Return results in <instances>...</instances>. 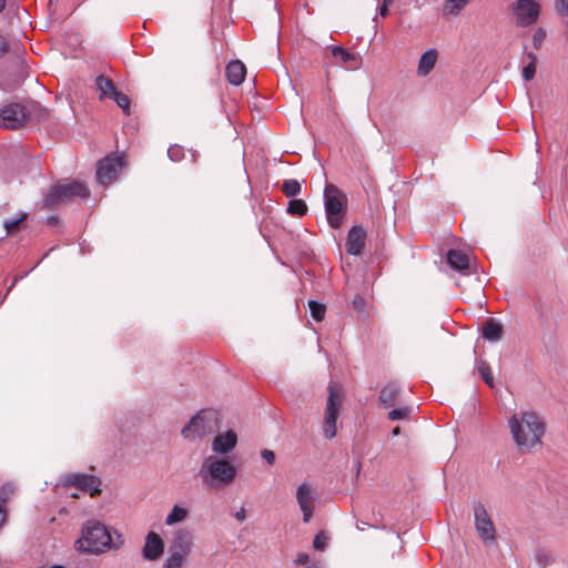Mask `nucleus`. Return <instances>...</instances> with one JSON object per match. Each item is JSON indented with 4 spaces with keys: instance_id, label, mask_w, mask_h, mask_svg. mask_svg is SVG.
<instances>
[{
    "instance_id": "1",
    "label": "nucleus",
    "mask_w": 568,
    "mask_h": 568,
    "mask_svg": "<svg viewBox=\"0 0 568 568\" xmlns=\"http://www.w3.org/2000/svg\"><path fill=\"white\" fill-rule=\"evenodd\" d=\"M81 532V537L75 541L78 551L98 555L123 545L121 535L113 539L106 526L97 520H88Z\"/></svg>"
},
{
    "instance_id": "2",
    "label": "nucleus",
    "mask_w": 568,
    "mask_h": 568,
    "mask_svg": "<svg viewBox=\"0 0 568 568\" xmlns=\"http://www.w3.org/2000/svg\"><path fill=\"white\" fill-rule=\"evenodd\" d=\"M508 426L514 440L521 449H531L540 443L545 425L534 412H523L509 418Z\"/></svg>"
},
{
    "instance_id": "3",
    "label": "nucleus",
    "mask_w": 568,
    "mask_h": 568,
    "mask_svg": "<svg viewBox=\"0 0 568 568\" xmlns=\"http://www.w3.org/2000/svg\"><path fill=\"white\" fill-rule=\"evenodd\" d=\"M236 474L229 460L211 455L204 458L197 475L207 488L220 489L231 485Z\"/></svg>"
},
{
    "instance_id": "4",
    "label": "nucleus",
    "mask_w": 568,
    "mask_h": 568,
    "mask_svg": "<svg viewBox=\"0 0 568 568\" xmlns=\"http://www.w3.org/2000/svg\"><path fill=\"white\" fill-rule=\"evenodd\" d=\"M217 428V413L213 409H202L182 428L181 434L185 439L194 442L214 434Z\"/></svg>"
},
{
    "instance_id": "5",
    "label": "nucleus",
    "mask_w": 568,
    "mask_h": 568,
    "mask_svg": "<svg viewBox=\"0 0 568 568\" xmlns=\"http://www.w3.org/2000/svg\"><path fill=\"white\" fill-rule=\"evenodd\" d=\"M324 206L328 225L339 229L346 215V195L336 185L327 184L324 189Z\"/></svg>"
},
{
    "instance_id": "6",
    "label": "nucleus",
    "mask_w": 568,
    "mask_h": 568,
    "mask_svg": "<svg viewBox=\"0 0 568 568\" xmlns=\"http://www.w3.org/2000/svg\"><path fill=\"white\" fill-rule=\"evenodd\" d=\"M89 190L79 181H68L53 185L44 196V204L48 207H55L74 197H87Z\"/></svg>"
},
{
    "instance_id": "7",
    "label": "nucleus",
    "mask_w": 568,
    "mask_h": 568,
    "mask_svg": "<svg viewBox=\"0 0 568 568\" xmlns=\"http://www.w3.org/2000/svg\"><path fill=\"white\" fill-rule=\"evenodd\" d=\"M341 400L336 390V386L329 385V395L327 398V405L324 414L323 422V434L325 438L332 439L336 436L337 427V415L339 412Z\"/></svg>"
},
{
    "instance_id": "8",
    "label": "nucleus",
    "mask_w": 568,
    "mask_h": 568,
    "mask_svg": "<svg viewBox=\"0 0 568 568\" xmlns=\"http://www.w3.org/2000/svg\"><path fill=\"white\" fill-rule=\"evenodd\" d=\"M510 10L519 27L534 24L540 14V6L535 0H517L510 6Z\"/></svg>"
},
{
    "instance_id": "9",
    "label": "nucleus",
    "mask_w": 568,
    "mask_h": 568,
    "mask_svg": "<svg viewBox=\"0 0 568 568\" xmlns=\"http://www.w3.org/2000/svg\"><path fill=\"white\" fill-rule=\"evenodd\" d=\"M475 527L479 538L486 544H493L496 540V528L481 503L474 504Z\"/></svg>"
},
{
    "instance_id": "10",
    "label": "nucleus",
    "mask_w": 568,
    "mask_h": 568,
    "mask_svg": "<svg viewBox=\"0 0 568 568\" xmlns=\"http://www.w3.org/2000/svg\"><path fill=\"white\" fill-rule=\"evenodd\" d=\"M123 158L120 155H108L97 164V181L102 185H108L116 180L118 174L123 169Z\"/></svg>"
},
{
    "instance_id": "11",
    "label": "nucleus",
    "mask_w": 568,
    "mask_h": 568,
    "mask_svg": "<svg viewBox=\"0 0 568 568\" xmlns=\"http://www.w3.org/2000/svg\"><path fill=\"white\" fill-rule=\"evenodd\" d=\"M29 118L26 106L20 103H10L0 110V126L16 130L23 126Z\"/></svg>"
},
{
    "instance_id": "12",
    "label": "nucleus",
    "mask_w": 568,
    "mask_h": 568,
    "mask_svg": "<svg viewBox=\"0 0 568 568\" xmlns=\"http://www.w3.org/2000/svg\"><path fill=\"white\" fill-rule=\"evenodd\" d=\"M193 535L190 530L180 528L174 531L170 542L169 555L181 557L186 560V557L193 549Z\"/></svg>"
},
{
    "instance_id": "13",
    "label": "nucleus",
    "mask_w": 568,
    "mask_h": 568,
    "mask_svg": "<svg viewBox=\"0 0 568 568\" xmlns=\"http://www.w3.org/2000/svg\"><path fill=\"white\" fill-rule=\"evenodd\" d=\"M296 500L303 513V521L308 523L314 513V494L310 484L303 483L297 487Z\"/></svg>"
},
{
    "instance_id": "14",
    "label": "nucleus",
    "mask_w": 568,
    "mask_h": 568,
    "mask_svg": "<svg viewBox=\"0 0 568 568\" xmlns=\"http://www.w3.org/2000/svg\"><path fill=\"white\" fill-rule=\"evenodd\" d=\"M67 484L81 490L90 491L91 496L100 493V479L93 475L73 474L67 478Z\"/></svg>"
},
{
    "instance_id": "15",
    "label": "nucleus",
    "mask_w": 568,
    "mask_h": 568,
    "mask_svg": "<svg viewBox=\"0 0 568 568\" xmlns=\"http://www.w3.org/2000/svg\"><path fill=\"white\" fill-rule=\"evenodd\" d=\"M164 552V541L154 531H150L145 537V542L142 549V556L146 560H156Z\"/></svg>"
},
{
    "instance_id": "16",
    "label": "nucleus",
    "mask_w": 568,
    "mask_h": 568,
    "mask_svg": "<svg viewBox=\"0 0 568 568\" xmlns=\"http://www.w3.org/2000/svg\"><path fill=\"white\" fill-rule=\"evenodd\" d=\"M366 231L361 225H354L347 234L346 251L352 255H359L365 246Z\"/></svg>"
},
{
    "instance_id": "17",
    "label": "nucleus",
    "mask_w": 568,
    "mask_h": 568,
    "mask_svg": "<svg viewBox=\"0 0 568 568\" xmlns=\"http://www.w3.org/2000/svg\"><path fill=\"white\" fill-rule=\"evenodd\" d=\"M237 444V435L234 430L216 435L212 440V450L219 455H226L232 452Z\"/></svg>"
},
{
    "instance_id": "18",
    "label": "nucleus",
    "mask_w": 568,
    "mask_h": 568,
    "mask_svg": "<svg viewBox=\"0 0 568 568\" xmlns=\"http://www.w3.org/2000/svg\"><path fill=\"white\" fill-rule=\"evenodd\" d=\"M225 74H226V79L227 81L233 84V85H240L244 79H245V74H246V68L245 65L239 61V60H235V61H231L227 65H226V69H225Z\"/></svg>"
},
{
    "instance_id": "19",
    "label": "nucleus",
    "mask_w": 568,
    "mask_h": 568,
    "mask_svg": "<svg viewBox=\"0 0 568 568\" xmlns=\"http://www.w3.org/2000/svg\"><path fill=\"white\" fill-rule=\"evenodd\" d=\"M332 55L345 68L356 69L359 64L358 58L342 47H334Z\"/></svg>"
},
{
    "instance_id": "20",
    "label": "nucleus",
    "mask_w": 568,
    "mask_h": 568,
    "mask_svg": "<svg viewBox=\"0 0 568 568\" xmlns=\"http://www.w3.org/2000/svg\"><path fill=\"white\" fill-rule=\"evenodd\" d=\"M438 53L436 49L425 51L418 62L417 73L420 77H426L435 67Z\"/></svg>"
},
{
    "instance_id": "21",
    "label": "nucleus",
    "mask_w": 568,
    "mask_h": 568,
    "mask_svg": "<svg viewBox=\"0 0 568 568\" xmlns=\"http://www.w3.org/2000/svg\"><path fill=\"white\" fill-rule=\"evenodd\" d=\"M447 263L454 270L464 271L469 267V257L463 251L449 250L447 253Z\"/></svg>"
},
{
    "instance_id": "22",
    "label": "nucleus",
    "mask_w": 568,
    "mask_h": 568,
    "mask_svg": "<svg viewBox=\"0 0 568 568\" xmlns=\"http://www.w3.org/2000/svg\"><path fill=\"white\" fill-rule=\"evenodd\" d=\"M399 387L395 383H389L384 386L379 394V402L385 407L394 406L397 403Z\"/></svg>"
},
{
    "instance_id": "23",
    "label": "nucleus",
    "mask_w": 568,
    "mask_h": 568,
    "mask_svg": "<svg viewBox=\"0 0 568 568\" xmlns=\"http://www.w3.org/2000/svg\"><path fill=\"white\" fill-rule=\"evenodd\" d=\"M481 335L489 342H498L503 337V327L494 320H489L484 324Z\"/></svg>"
},
{
    "instance_id": "24",
    "label": "nucleus",
    "mask_w": 568,
    "mask_h": 568,
    "mask_svg": "<svg viewBox=\"0 0 568 568\" xmlns=\"http://www.w3.org/2000/svg\"><path fill=\"white\" fill-rule=\"evenodd\" d=\"M95 85L100 92V99L112 98L118 91L112 80L104 75H99L95 79Z\"/></svg>"
},
{
    "instance_id": "25",
    "label": "nucleus",
    "mask_w": 568,
    "mask_h": 568,
    "mask_svg": "<svg viewBox=\"0 0 568 568\" xmlns=\"http://www.w3.org/2000/svg\"><path fill=\"white\" fill-rule=\"evenodd\" d=\"M187 517V509L179 505H174L165 518V524L172 526L183 521Z\"/></svg>"
},
{
    "instance_id": "26",
    "label": "nucleus",
    "mask_w": 568,
    "mask_h": 568,
    "mask_svg": "<svg viewBox=\"0 0 568 568\" xmlns=\"http://www.w3.org/2000/svg\"><path fill=\"white\" fill-rule=\"evenodd\" d=\"M470 0H446L444 4V12L452 16H457Z\"/></svg>"
},
{
    "instance_id": "27",
    "label": "nucleus",
    "mask_w": 568,
    "mask_h": 568,
    "mask_svg": "<svg viewBox=\"0 0 568 568\" xmlns=\"http://www.w3.org/2000/svg\"><path fill=\"white\" fill-rule=\"evenodd\" d=\"M286 212L291 215L304 216L307 213V205L303 200L294 199L288 202Z\"/></svg>"
},
{
    "instance_id": "28",
    "label": "nucleus",
    "mask_w": 568,
    "mask_h": 568,
    "mask_svg": "<svg viewBox=\"0 0 568 568\" xmlns=\"http://www.w3.org/2000/svg\"><path fill=\"white\" fill-rule=\"evenodd\" d=\"M282 192L287 197L296 196L301 193V184L297 180L294 179L285 180L282 185Z\"/></svg>"
},
{
    "instance_id": "29",
    "label": "nucleus",
    "mask_w": 568,
    "mask_h": 568,
    "mask_svg": "<svg viewBox=\"0 0 568 568\" xmlns=\"http://www.w3.org/2000/svg\"><path fill=\"white\" fill-rule=\"evenodd\" d=\"M529 62L523 68V78L526 81H530L536 73L537 58L534 53H528Z\"/></svg>"
},
{
    "instance_id": "30",
    "label": "nucleus",
    "mask_w": 568,
    "mask_h": 568,
    "mask_svg": "<svg viewBox=\"0 0 568 568\" xmlns=\"http://www.w3.org/2000/svg\"><path fill=\"white\" fill-rule=\"evenodd\" d=\"M308 307L311 311V315L315 321L321 322L324 318L326 312V307L324 304L316 301H310Z\"/></svg>"
},
{
    "instance_id": "31",
    "label": "nucleus",
    "mask_w": 568,
    "mask_h": 568,
    "mask_svg": "<svg viewBox=\"0 0 568 568\" xmlns=\"http://www.w3.org/2000/svg\"><path fill=\"white\" fill-rule=\"evenodd\" d=\"M413 413L412 406H404L400 408H394L388 413L390 420L407 419Z\"/></svg>"
},
{
    "instance_id": "32",
    "label": "nucleus",
    "mask_w": 568,
    "mask_h": 568,
    "mask_svg": "<svg viewBox=\"0 0 568 568\" xmlns=\"http://www.w3.org/2000/svg\"><path fill=\"white\" fill-rule=\"evenodd\" d=\"M478 372H479L481 378L484 379V382L489 387H494L493 373H491V369H490L489 365L486 362H484V361L479 362V364H478Z\"/></svg>"
},
{
    "instance_id": "33",
    "label": "nucleus",
    "mask_w": 568,
    "mask_h": 568,
    "mask_svg": "<svg viewBox=\"0 0 568 568\" xmlns=\"http://www.w3.org/2000/svg\"><path fill=\"white\" fill-rule=\"evenodd\" d=\"M111 99L115 101V103L123 110L124 113H130L131 101L126 94L116 91Z\"/></svg>"
},
{
    "instance_id": "34",
    "label": "nucleus",
    "mask_w": 568,
    "mask_h": 568,
    "mask_svg": "<svg viewBox=\"0 0 568 568\" xmlns=\"http://www.w3.org/2000/svg\"><path fill=\"white\" fill-rule=\"evenodd\" d=\"M16 486L11 483L4 484L0 487V505L6 507V503L9 500V498L14 494Z\"/></svg>"
},
{
    "instance_id": "35",
    "label": "nucleus",
    "mask_w": 568,
    "mask_h": 568,
    "mask_svg": "<svg viewBox=\"0 0 568 568\" xmlns=\"http://www.w3.org/2000/svg\"><path fill=\"white\" fill-rule=\"evenodd\" d=\"M26 217H27V214L21 213L19 217L6 220L4 229L7 230V233L8 234L13 233L19 227V225L26 220Z\"/></svg>"
},
{
    "instance_id": "36",
    "label": "nucleus",
    "mask_w": 568,
    "mask_h": 568,
    "mask_svg": "<svg viewBox=\"0 0 568 568\" xmlns=\"http://www.w3.org/2000/svg\"><path fill=\"white\" fill-rule=\"evenodd\" d=\"M168 156L173 162H179L184 158V149L180 145H171L168 149Z\"/></svg>"
},
{
    "instance_id": "37",
    "label": "nucleus",
    "mask_w": 568,
    "mask_h": 568,
    "mask_svg": "<svg viewBox=\"0 0 568 568\" xmlns=\"http://www.w3.org/2000/svg\"><path fill=\"white\" fill-rule=\"evenodd\" d=\"M185 561L186 560L181 559V557L169 555L164 560L162 568H183Z\"/></svg>"
},
{
    "instance_id": "38",
    "label": "nucleus",
    "mask_w": 568,
    "mask_h": 568,
    "mask_svg": "<svg viewBox=\"0 0 568 568\" xmlns=\"http://www.w3.org/2000/svg\"><path fill=\"white\" fill-rule=\"evenodd\" d=\"M326 545L327 537L323 532L317 534L313 540V547L316 550H323L326 547Z\"/></svg>"
},
{
    "instance_id": "39",
    "label": "nucleus",
    "mask_w": 568,
    "mask_h": 568,
    "mask_svg": "<svg viewBox=\"0 0 568 568\" xmlns=\"http://www.w3.org/2000/svg\"><path fill=\"white\" fill-rule=\"evenodd\" d=\"M545 38H546V32L542 29L536 30L534 36H532L534 47L536 49H538L542 44Z\"/></svg>"
},
{
    "instance_id": "40",
    "label": "nucleus",
    "mask_w": 568,
    "mask_h": 568,
    "mask_svg": "<svg viewBox=\"0 0 568 568\" xmlns=\"http://www.w3.org/2000/svg\"><path fill=\"white\" fill-rule=\"evenodd\" d=\"M261 457L268 464L273 465L275 462V454L273 450L270 449H263L261 452Z\"/></svg>"
},
{
    "instance_id": "41",
    "label": "nucleus",
    "mask_w": 568,
    "mask_h": 568,
    "mask_svg": "<svg viewBox=\"0 0 568 568\" xmlns=\"http://www.w3.org/2000/svg\"><path fill=\"white\" fill-rule=\"evenodd\" d=\"M556 9L557 11L562 14H568V0H556Z\"/></svg>"
},
{
    "instance_id": "42",
    "label": "nucleus",
    "mask_w": 568,
    "mask_h": 568,
    "mask_svg": "<svg viewBox=\"0 0 568 568\" xmlns=\"http://www.w3.org/2000/svg\"><path fill=\"white\" fill-rule=\"evenodd\" d=\"M353 306L357 312H363L365 308V298L361 295H356L353 298Z\"/></svg>"
},
{
    "instance_id": "43",
    "label": "nucleus",
    "mask_w": 568,
    "mask_h": 568,
    "mask_svg": "<svg viewBox=\"0 0 568 568\" xmlns=\"http://www.w3.org/2000/svg\"><path fill=\"white\" fill-rule=\"evenodd\" d=\"M537 560L541 564V565H547L549 561H551V557L550 555L546 554V552H539L537 555Z\"/></svg>"
},
{
    "instance_id": "44",
    "label": "nucleus",
    "mask_w": 568,
    "mask_h": 568,
    "mask_svg": "<svg viewBox=\"0 0 568 568\" xmlns=\"http://www.w3.org/2000/svg\"><path fill=\"white\" fill-rule=\"evenodd\" d=\"M7 521V509L2 505H0V529L4 526Z\"/></svg>"
},
{
    "instance_id": "45",
    "label": "nucleus",
    "mask_w": 568,
    "mask_h": 568,
    "mask_svg": "<svg viewBox=\"0 0 568 568\" xmlns=\"http://www.w3.org/2000/svg\"><path fill=\"white\" fill-rule=\"evenodd\" d=\"M308 560H310V557H308V555H307V554H305V552H301V554H298V555H297V557H296V562H297L298 565H305V564H307V562H308Z\"/></svg>"
},
{
    "instance_id": "46",
    "label": "nucleus",
    "mask_w": 568,
    "mask_h": 568,
    "mask_svg": "<svg viewBox=\"0 0 568 568\" xmlns=\"http://www.w3.org/2000/svg\"><path fill=\"white\" fill-rule=\"evenodd\" d=\"M235 519L239 521H244L246 518V511L243 507H241L234 515Z\"/></svg>"
},
{
    "instance_id": "47",
    "label": "nucleus",
    "mask_w": 568,
    "mask_h": 568,
    "mask_svg": "<svg viewBox=\"0 0 568 568\" xmlns=\"http://www.w3.org/2000/svg\"><path fill=\"white\" fill-rule=\"evenodd\" d=\"M7 48H8V45H7L6 40L2 37H0V55L6 53Z\"/></svg>"
},
{
    "instance_id": "48",
    "label": "nucleus",
    "mask_w": 568,
    "mask_h": 568,
    "mask_svg": "<svg viewBox=\"0 0 568 568\" xmlns=\"http://www.w3.org/2000/svg\"><path fill=\"white\" fill-rule=\"evenodd\" d=\"M378 12H379V16H381V17H386V16H387V13H388V7H386V6H383V4H382V6L379 7Z\"/></svg>"
},
{
    "instance_id": "49",
    "label": "nucleus",
    "mask_w": 568,
    "mask_h": 568,
    "mask_svg": "<svg viewBox=\"0 0 568 568\" xmlns=\"http://www.w3.org/2000/svg\"><path fill=\"white\" fill-rule=\"evenodd\" d=\"M399 432H400L399 427H395L392 433L394 436H397V435H399Z\"/></svg>"
},
{
    "instance_id": "50",
    "label": "nucleus",
    "mask_w": 568,
    "mask_h": 568,
    "mask_svg": "<svg viewBox=\"0 0 568 568\" xmlns=\"http://www.w3.org/2000/svg\"><path fill=\"white\" fill-rule=\"evenodd\" d=\"M6 7V0H0V11H2Z\"/></svg>"
},
{
    "instance_id": "51",
    "label": "nucleus",
    "mask_w": 568,
    "mask_h": 568,
    "mask_svg": "<svg viewBox=\"0 0 568 568\" xmlns=\"http://www.w3.org/2000/svg\"><path fill=\"white\" fill-rule=\"evenodd\" d=\"M393 1L394 0H384L382 4L388 7Z\"/></svg>"
},
{
    "instance_id": "52",
    "label": "nucleus",
    "mask_w": 568,
    "mask_h": 568,
    "mask_svg": "<svg viewBox=\"0 0 568 568\" xmlns=\"http://www.w3.org/2000/svg\"><path fill=\"white\" fill-rule=\"evenodd\" d=\"M49 568H67V567H64V566H62V565H52V566H50Z\"/></svg>"
}]
</instances>
